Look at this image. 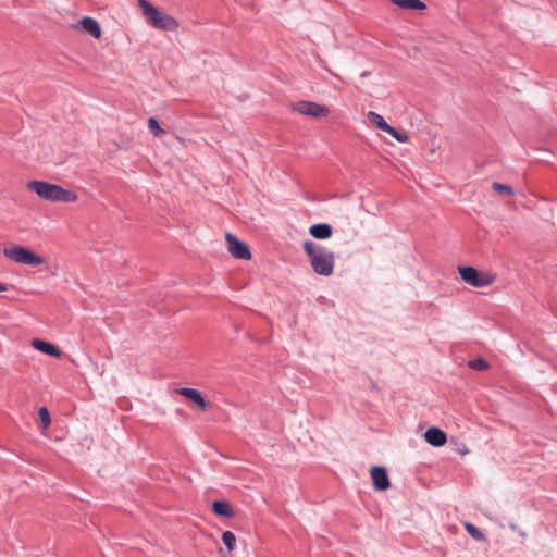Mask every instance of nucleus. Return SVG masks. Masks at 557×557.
Masks as SVG:
<instances>
[{
  "mask_svg": "<svg viewBox=\"0 0 557 557\" xmlns=\"http://www.w3.org/2000/svg\"><path fill=\"white\" fill-rule=\"evenodd\" d=\"M302 247L317 274L330 276L333 273L335 265V255L333 251L310 240L304 242Z\"/></svg>",
  "mask_w": 557,
  "mask_h": 557,
  "instance_id": "f257e3e1",
  "label": "nucleus"
},
{
  "mask_svg": "<svg viewBox=\"0 0 557 557\" xmlns=\"http://www.w3.org/2000/svg\"><path fill=\"white\" fill-rule=\"evenodd\" d=\"M147 124L149 131L153 133L156 136H162L164 134V129L159 125V122L156 119H148Z\"/></svg>",
  "mask_w": 557,
  "mask_h": 557,
  "instance_id": "4be33fe9",
  "label": "nucleus"
},
{
  "mask_svg": "<svg viewBox=\"0 0 557 557\" xmlns=\"http://www.w3.org/2000/svg\"><path fill=\"white\" fill-rule=\"evenodd\" d=\"M368 121L374 125L376 128L388 133L399 143H407L409 140V136L405 132H398L395 127L391 126L382 115L374 111H369L367 114Z\"/></svg>",
  "mask_w": 557,
  "mask_h": 557,
  "instance_id": "0eeeda50",
  "label": "nucleus"
},
{
  "mask_svg": "<svg viewBox=\"0 0 557 557\" xmlns=\"http://www.w3.org/2000/svg\"><path fill=\"white\" fill-rule=\"evenodd\" d=\"M370 474L375 490L386 491L391 486L387 472L383 467H373L370 471Z\"/></svg>",
  "mask_w": 557,
  "mask_h": 557,
  "instance_id": "1a4fd4ad",
  "label": "nucleus"
},
{
  "mask_svg": "<svg viewBox=\"0 0 557 557\" xmlns=\"http://www.w3.org/2000/svg\"><path fill=\"white\" fill-rule=\"evenodd\" d=\"M458 272L465 283L472 287H486L496 281V275L491 272H479L473 267H459Z\"/></svg>",
  "mask_w": 557,
  "mask_h": 557,
  "instance_id": "39448f33",
  "label": "nucleus"
},
{
  "mask_svg": "<svg viewBox=\"0 0 557 557\" xmlns=\"http://www.w3.org/2000/svg\"><path fill=\"white\" fill-rule=\"evenodd\" d=\"M78 26L82 27V29L88 34H90L95 38H100L101 36V28L99 23L92 18V17H84L79 21L78 25H75L74 27L77 28Z\"/></svg>",
  "mask_w": 557,
  "mask_h": 557,
  "instance_id": "f8f14e48",
  "label": "nucleus"
},
{
  "mask_svg": "<svg viewBox=\"0 0 557 557\" xmlns=\"http://www.w3.org/2000/svg\"><path fill=\"white\" fill-rule=\"evenodd\" d=\"M212 510L215 515L232 518L234 517V511L231 505L224 500H215L212 504Z\"/></svg>",
  "mask_w": 557,
  "mask_h": 557,
  "instance_id": "2eb2a0df",
  "label": "nucleus"
},
{
  "mask_svg": "<svg viewBox=\"0 0 557 557\" xmlns=\"http://www.w3.org/2000/svg\"><path fill=\"white\" fill-rule=\"evenodd\" d=\"M470 369L476 370V371H483L488 369V363L483 358H475L473 360H470L468 363Z\"/></svg>",
  "mask_w": 557,
  "mask_h": 557,
  "instance_id": "6ab92c4d",
  "label": "nucleus"
},
{
  "mask_svg": "<svg viewBox=\"0 0 557 557\" xmlns=\"http://www.w3.org/2000/svg\"><path fill=\"white\" fill-rule=\"evenodd\" d=\"M424 438L430 445L435 447L445 445L447 441L445 432L435 426H432L425 431Z\"/></svg>",
  "mask_w": 557,
  "mask_h": 557,
  "instance_id": "9b49d317",
  "label": "nucleus"
},
{
  "mask_svg": "<svg viewBox=\"0 0 557 557\" xmlns=\"http://www.w3.org/2000/svg\"><path fill=\"white\" fill-rule=\"evenodd\" d=\"M492 188L496 193H498L500 195H504V196H507V197H512L515 195V191H513L512 187L509 186V185H506V184L493 183L492 184Z\"/></svg>",
  "mask_w": 557,
  "mask_h": 557,
  "instance_id": "f3484780",
  "label": "nucleus"
},
{
  "mask_svg": "<svg viewBox=\"0 0 557 557\" xmlns=\"http://www.w3.org/2000/svg\"><path fill=\"white\" fill-rule=\"evenodd\" d=\"M38 418L42 424L44 430H47L51 423L49 411L46 407H41L38 410Z\"/></svg>",
  "mask_w": 557,
  "mask_h": 557,
  "instance_id": "412c9836",
  "label": "nucleus"
},
{
  "mask_svg": "<svg viewBox=\"0 0 557 557\" xmlns=\"http://www.w3.org/2000/svg\"><path fill=\"white\" fill-rule=\"evenodd\" d=\"M32 346L35 349H37L48 356L55 357V358L61 357V351L55 346H53L52 344H50L48 342H45L41 339H34L32 343Z\"/></svg>",
  "mask_w": 557,
  "mask_h": 557,
  "instance_id": "ddd939ff",
  "label": "nucleus"
},
{
  "mask_svg": "<svg viewBox=\"0 0 557 557\" xmlns=\"http://www.w3.org/2000/svg\"><path fill=\"white\" fill-rule=\"evenodd\" d=\"M225 239L228 245V248H227L228 252L234 258L243 259V260H249L251 258L249 247L245 243L238 240L236 236H234L231 233H226Z\"/></svg>",
  "mask_w": 557,
  "mask_h": 557,
  "instance_id": "6e6552de",
  "label": "nucleus"
},
{
  "mask_svg": "<svg viewBox=\"0 0 557 557\" xmlns=\"http://www.w3.org/2000/svg\"><path fill=\"white\" fill-rule=\"evenodd\" d=\"M290 110L301 115L311 116L314 119L326 116L330 113L329 107L307 100L292 103Z\"/></svg>",
  "mask_w": 557,
  "mask_h": 557,
  "instance_id": "423d86ee",
  "label": "nucleus"
},
{
  "mask_svg": "<svg viewBox=\"0 0 557 557\" xmlns=\"http://www.w3.org/2000/svg\"><path fill=\"white\" fill-rule=\"evenodd\" d=\"M222 541L230 552H232L235 548L236 536L233 532H231V531L223 532Z\"/></svg>",
  "mask_w": 557,
  "mask_h": 557,
  "instance_id": "a211bd4d",
  "label": "nucleus"
},
{
  "mask_svg": "<svg viewBox=\"0 0 557 557\" xmlns=\"http://www.w3.org/2000/svg\"><path fill=\"white\" fill-rule=\"evenodd\" d=\"M138 4L150 26L165 32L177 29L178 22L170 14L159 10L147 0H138Z\"/></svg>",
  "mask_w": 557,
  "mask_h": 557,
  "instance_id": "7ed1b4c3",
  "label": "nucleus"
},
{
  "mask_svg": "<svg viewBox=\"0 0 557 557\" xmlns=\"http://www.w3.org/2000/svg\"><path fill=\"white\" fill-rule=\"evenodd\" d=\"M177 393L193 401L202 410H207L209 407V403L202 397L201 393L195 388L182 387L177 389Z\"/></svg>",
  "mask_w": 557,
  "mask_h": 557,
  "instance_id": "9d476101",
  "label": "nucleus"
},
{
  "mask_svg": "<svg viewBox=\"0 0 557 557\" xmlns=\"http://www.w3.org/2000/svg\"><path fill=\"white\" fill-rule=\"evenodd\" d=\"M391 2L406 10H424L426 8L420 0H391Z\"/></svg>",
  "mask_w": 557,
  "mask_h": 557,
  "instance_id": "dca6fc26",
  "label": "nucleus"
},
{
  "mask_svg": "<svg viewBox=\"0 0 557 557\" xmlns=\"http://www.w3.org/2000/svg\"><path fill=\"white\" fill-rule=\"evenodd\" d=\"M309 233L317 239H327L332 236V227L329 224L320 223L311 225L309 228Z\"/></svg>",
  "mask_w": 557,
  "mask_h": 557,
  "instance_id": "4468645a",
  "label": "nucleus"
},
{
  "mask_svg": "<svg viewBox=\"0 0 557 557\" xmlns=\"http://www.w3.org/2000/svg\"><path fill=\"white\" fill-rule=\"evenodd\" d=\"M8 290V286L3 283H0V292H7Z\"/></svg>",
  "mask_w": 557,
  "mask_h": 557,
  "instance_id": "5701e85b",
  "label": "nucleus"
},
{
  "mask_svg": "<svg viewBox=\"0 0 557 557\" xmlns=\"http://www.w3.org/2000/svg\"><path fill=\"white\" fill-rule=\"evenodd\" d=\"M3 256L18 264L24 265H41L45 263V259L39 255L35 253L30 249L15 245L3 249Z\"/></svg>",
  "mask_w": 557,
  "mask_h": 557,
  "instance_id": "20e7f679",
  "label": "nucleus"
},
{
  "mask_svg": "<svg viewBox=\"0 0 557 557\" xmlns=\"http://www.w3.org/2000/svg\"><path fill=\"white\" fill-rule=\"evenodd\" d=\"M465 529L467 530V532L475 540H479V541H484L485 540V536L484 534L473 524L469 523V522H466L465 523Z\"/></svg>",
  "mask_w": 557,
  "mask_h": 557,
  "instance_id": "aec40b11",
  "label": "nucleus"
},
{
  "mask_svg": "<svg viewBox=\"0 0 557 557\" xmlns=\"http://www.w3.org/2000/svg\"><path fill=\"white\" fill-rule=\"evenodd\" d=\"M27 188L48 201L75 202L78 199L76 193L44 181H30L27 183Z\"/></svg>",
  "mask_w": 557,
  "mask_h": 557,
  "instance_id": "f03ea898",
  "label": "nucleus"
}]
</instances>
